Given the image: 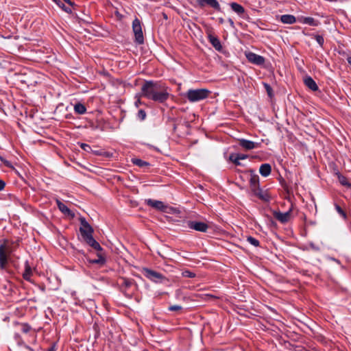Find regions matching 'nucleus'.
I'll return each mask as SVG.
<instances>
[{"label": "nucleus", "mask_w": 351, "mask_h": 351, "mask_svg": "<svg viewBox=\"0 0 351 351\" xmlns=\"http://www.w3.org/2000/svg\"><path fill=\"white\" fill-rule=\"evenodd\" d=\"M143 274L147 278L156 283H162L168 281V279L162 274L148 268H143Z\"/></svg>", "instance_id": "4"}, {"label": "nucleus", "mask_w": 351, "mask_h": 351, "mask_svg": "<svg viewBox=\"0 0 351 351\" xmlns=\"http://www.w3.org/2000/svg\"><path fill=\"white\" fill-rule=\"evenodd\" d=\"M80 147L85 152H90L92 153V150L93 149L91 148V147L88 145V144H86V143H81L80 144Z\"/></svg>", "instance_id": "39"}, {"label": "nucleus", "mask_w": 351, "mask_h": 351, "mask_svg": "<svg viewBox=\"0 0 351 351\" xmlns=\"http://www.w3.org/2000/svg\"><path fill=\"white\" fill-rule=\"evenodd\" d=\"M246 58L250 62L258 66L263 65L265 62V59L263 56L258 55L253 52H249L246 53Z\"/></svg>", "instance_id": "9"}, {"label": "nucleus", "mask_w": 351, "mask_h": 351, "mask_svg": "<svg viewBox=\"0 0 351 351\" xmlns=\"http://www.w3.org/2000/svg\"><path fill=\"white\" fill-rule=\"evenodd\" d=\"M313 37L315 39V40L317 41V43L319 44V45L321 47H323L324 43V37L322 35H318V34L314 35Z\"/></svg>", "instance_id": "33"}, {"label": "nucleus", "mask_w": 351, "mask_h": 351, "mask_svg": "<svg viewBox=\"0 0 351 351\" xmlns=\"http://www.w3.org/2000/svg\"><path fill=\"white\" fill-rule=\"evenodd\" d=\"M54 1L57 5H60V0H52Z\"/></svg>", "instance_id": "52"}, {"label": "nucleus", "mask_w": 351, "mask_h": 351, "mask_svg": "<svg viewBox=\"0 0 351 351\" xmlns=\"http://www.w3.org/2000/svg\"><path fill=\"white\" fill-rule=\"evenodd\" d=\"M121 280L122 281L121 286L125 287V288L130 287L134 282L133 279L127 278L125 277L121 278Z\"/></svg>", "instance_id": "29"}, {"label": "nucleus", "mask_w": 351, "mask_h": 351, "mask_svg": "<svg viewBox=\"0 0 351 351\" xmlns=\"http://www.w3.org/2000/svg\"><path fill=\"white\" fill-rule=\"evenodd\" d=\"M183 277L193 278L196 276V274L189 270H184L182 272Z\"/></svg>", "instance_id": "36"}, {"label": "nucleus", "mask_w": 351, "mask_h": 351, "mask_svg": "<svg viewBox=\"0 0 351 351\" xmlns=\"http://www.w3.org/2000/svg\"><path fill=\"white\" fill-rule=\"evenodd\" d=\"M132 31L134 34V42L138 45H142L144 43V36L142 31L141 21L138 18L132 22Z\"/></svg>", "instance_id": "5"}, {"label": "nucleus", "mask_w": 351, "mask_h": 351, "mask_svg": "<svg viewBox=\"0 0 351 351\" xmlns=\"http://www.w3.org/2000/svg\"><path fill=\"white\" fill-rule=\"evenodd\" d=\"M32 276V267L29 263L28 261H26L25 262V271L23 274V278L27 280L30 282L31 281V276Z\"/></svg>", "instance_id": "19"}, {"label": "nucleus", "mask_w": 351, "mask_h": 351, "mask_svg": "<svg viewBox=\"0 0 351 351\" xmlns=\"http://www.w3.org/2000/svg\"><path fill=\"white\" fill-rule=\"evenodd\" d=\"M252 193L254 195L265 202H269L271 199V195L267 190H263L261 187L254 189Z\"/></svg>", "instance_id": "13"}, {"label": "nucleus", "mask_w": 351, "mask_h": 351, "mask_svg": "<svg viewBox=\"0 0 351 351\" xmlns=\"http://www.w3.org/2000/svg\"><path fill=\"white\" fill-rule=\"evenodd\" d=\"M14 338L19 346H24L25 345V343L21 337V336L19 333H15L14 335Z\"/></svg>", "instance_id": "37"}, {"label": "nucleus", "mask_w": 351, "mask_h": 351, "mask_svg": "<svg viewBox=\"0 0 351 351\" xmlns=\"http://www.w3.org/2000/svg\"><path fill=\"white\" fill-rule=\"evenodd\" d=\"M207 33V37L210 43V44L213 45V47L218 51H221L222 49V45L221 44V42L217 36L213 35L212 34V32L210 30H208L206 32Z\"/></svg>", "instance_id": "14"}, {"label": "nucleus", "mask_w": 351, "mask_h": 351, "mask_svg": "<svg viewBox=\"0 0 351 351\" xmlns=\"http://www.w3.org/2000/svg\"><path fill=\"white\" fill-rule=\"evenodd\" d=\"M292 212V208H290L289 210L285 213H281L280 211L274 210L273 212V215L276 219L280 221L282 223H285L288 222L291 218V214Z\"/></svg>", "instance_id": "8"}, {"label": "nucleus", "mask_w": 351, "mask_h": 351, "mask_svg": "<svg viewBox=\"0 0 351 351\" xmlns=\"http://www.w3.org/2000/svg\"><path fill=\"white\" fill-rule=\"evenodd\" d=\"M335 208L337 212L341 217H343V219H346L347 218V215H346V212L341 208V206L339 205H338L337 204H335Z\"/></svg>", "instance_id": "32"}, {"label": "nucleus", "mask_w": 351, "mask_h": 351, "mask_svg": "<svg viewBox=\"0 0 351 351\" xmlns=\"http://www.w3.org/2000/svg\"><path fill=\"white\" fill-rule=\"evenodd\" d=\"M14 325H19L21 326V330L22 332L27 334L32 330V326L27 323H20L15 322Z\"/></svg>", "instance_id": "26"}, {"label": "nucleus", "mask_w": 351, "mask_h": 351, "mask_svg": "<svg viewBox=\"0 0 351 351\" xmlns=\"http://www.w3.org/2000/svg\"><path fill=\"white\" fill-rule=\"evenodd\" d=\"M97 256H98L97 258L88 259V263H90L91 264H98L99 265H104L106 262V258L104 257V256L101 253L99 252L97 254Z\"/></svg>", "instance_id": "22"}, {"label": "nucleus", "mask_w": 351, "mask_h": 351, "mask_svg": "<svg viewBox=\"0 0 351 351\" xmlns=\"http://www.w3.org/2000/svg\"><path fill=\"white\" fill-rule=\"evenodd\" d=\"M200 7L208 5L217 12H221V8L219 3L217 0H197Z\"/></svg>", "instance_id": "11"}, {"label": "nucleus", "mask_w": 351, "mask_h": 351, "mask_svg": "<svg viewBox=\"0 0 351 351\" xmlns=\"http://www.w3.org/2000/svg\"><path fill=\"white\" fill-rule=\"evenodd\" d=\"M249 172L250 173V186L251 191H253L254 189L260 187L259 177L253 169H250Z\"/></svg>", "instance_id": "15"}, {"label": "nucleus", "mask_w": 351, "mask_h": 351, "mask_svg": "<svg viewBox=\"0 0 351 351\" xmlns=\"http://www.w3.org/2000/svg\"><path fill=\"white\" fill-rule=\"evenodd\" d=\"M12 253L10 246H7L5 243L0 245V269L3 270L6 268L8 256Z\"/></svg>", "instance_id": "6"}, {"label": "nucleus", "mask_w": 351, "mask_h": 351, "mask_svg": "<svg viewBox=\"0 0 351 351\" xmlns=\"http://www.w3.org/2000/svg\"><path fill=\"white\" fill-rule=\"evenodd\" d=\"M347 61H348V64L351 66V56H348L347 58Z\"/></svg>", "instance_id": "50"}, {"label": "nucleus", "mask_w": 351, "mask_h": 351, "mask_svg": "<svg viewBox=\"0 0 351 351\" xmlns=\"http://www.w3.org/2000/svg\"><path fill=\"white\" fill-rule=\"evenodd\" d=\"M81 226L80 228V232L83 239L86 243L96 250L98 252L103 250L100 244L93 238V233L94 232L92 226L88 223L86 219L83 217L80 218Z\"/></svg>", "instance_id": "2"}, {"label": "nucleus", "mask_w": 351, "mask_h": 351, "mask_svg": "<svg viewBox=\"0 0 351 351\" xmlns=\"http://www.w3.org/2000/svg\"><path fill=\"white\" fill-rule=\"evenodd\" d=\"M0 160L4 164V165L8 168H14L12 164L9 160L4 159L3 157L0 156Z\"/></svg>", "instance_id": "40"}, {"label": "nucleus", "mask_w": 351, "mask_h": 351, "mask_svg": "<svg viewBox=\"0 0 351 351\" xmlns=\"http://www.w3.org/2000/svg\"><path fill=\"white\" fill-rule=\"evenodd\" d=\"M74 111L77 114H84L86 112V108L83 104L77 102L74 105Z\"/></svg>", "instance_id": "24"}, {"label": "nucleus", "mask_w": 351, "mask_h": 351, "mask_svg": "<svg viewBox=\"0 0 351 351\" xmlns=\"http://www.w3.org/2000/svg\"><path fill=\"white\" fill-rule=\"evenodd\" d=\"M60 8H62V9H64V8H65L66 6L64 5V3H61V1H60V5H59Z\"/></svg>", "instance_id": "51"}, {"label": "nucleus", "mask_w": 351, "mask_h": 351, "mask_svg": "<svg viewBox=\"0 0 351 351\" xmlns=\"http://www.w3.org/2000/svg\"><path fill=\"white\" fill-rule=\"evenodd\" d=\"M218 22L219 24H223L224 23V19L222 17H219L218 19Z\"/></svg>", "instance_id": "49"}, {"label": "nucleus", "mask_w": 351, "mask_h": 351, "mask_svg": "<svg viewBox=\"0 0 351 351\" xmlns=\"http://www.w3.org/2000/svg\"><path fill=\"white\" fill-rule=\"evenodd\" d=\"M63 1L71 6H73L74 5V3L72 2L71 0H63Z\"/></svg>", "instance_id": "46"}, {"label": "nucleus", "mask_w": 351, "mask_h": 351, "mask_svg": "<svg viewBox=\"0 0 351 351\" xmlns=\"http://www.w3.org/2000/svg\"><path fill=\"white\" fill-rule=\"evenodd\" d=\"M56 204L58 209L64 215L70 216L71 217H74L75 214L73 211H71L64 204H63L60 200L56 199Z\"/></svg>", "instance_id": "17"}, {"label": "nucleus", "mask_w": 351, "mask_h": 351, "mask_svg": "<svg viewBox=\"0 0 351 351\" xmlns=\"http://www.w3.org/2000/svg\"><path fill=\"white\" fill-rule=\"evenodd\" d=\"M182 309V306L180 305H171L168 307L169 311H180Z\"/></svg>", "instance_id": "38"}, {"label": "nucleus", "mask_w": 351, "mask_h": 351, "mask_svg": "<svg viewBox=\"0 0 351 351\" xmlns=\"http://www.w3.org/2000/svg\"><path fill=\"white\" fill-rule=\"evenodd\" d=\"M56 343H53L51 346L47 349V351H56Z\"/></svg>", "instance_id": "43"}, {"label": "nucleus", "mask_w": 351, "mask_h": 351, "mask_svg": "<svg viewBox=\"0 0 351 351\" xmlns=\"http://www.w3.org/2000/svg\"><path fill=\"white\" fill-rule=\"evenodd\" d=\"M280 21L284 24H293L296 22V19L291 14H284L280 16Z\"/></svg>", "instance_id": "21"}, {"label": "nucleus", "mask_w": 351, "mask_h": 351, "mask_svg": "<svg viewBox=\"0 0 351 351\" xmlns=\"http://www.w3.org/2000/svg\"><path fill=\"white\" fill-rule=\"evenodd\" d=\"M236 155L240 160H244L248 158V155L243 154H237L236 153Z\"/></svg>", "instance_id": "41"}, {"label": "nucleus", "mask_w": 351, "mask_h": 351, "mask_svg": "<svg viewBox=\"0 0 351 351\" xmlns=\"http://www.w3.org/2000/svg\"><path fill=\"white\" fill-rule=\"evenodd\" d=\"M132 162L134 165L139 167H149L150 164L148 162L143 160L139 158H133Z\"/></svg>", "instance_id": "28"}, {"label": "nucleus", "mask_w": 351, "mask_h": 351, "mask_svg": "<svg viewBox=\"0 0 351 351\" xmlns=\"http://www.w3.org/2000/svg\"><path fill=\"white\" fill-rule=\"evenodd\" d=\"M63 10L67 13H71L72 12L71 9L67 7L64 8Z\"/></svg>", "instance_id": "47"}, {"label": "nucleus", "mask_w": 351, "mask_h": 351, "mask_svg": "<svg viewBox=\"0 0 351 351\" xmlns=\"http://www.w3.org/2000/svg\"><path fill=\"white\" fill-rule=\"evenodd\" d=\"M142 104V102H141V99H138L135 101V103H134L135 106H136V107H137V108H138V107L139 106V105H140V104Z\"/></svg>", "instance_id": "45"}, {"label": "nucleus", "mask_w": 351, "mask_h": 351, "mask_svg": "<svg viewBox=\"0 0 351 351\" xmlns=\"http://www.w3.org/2000/svg\"><path fill=\"white\" fill-rule=\"evenodd\" d=\"M210 91L206 88L189 89L182 95L186 97L191 103L198 102L206 99Z\"/></svg>", "instance_id": "3"}, {"label": "nucleus", "mask_w": 351, "mask_h": 351, "mask_svg": "<svg viewBox=\"0 0 351 351\" xmlns=\"http://www.w3.org/2000/svg\"><path fill=\"white\" fill-rule=\"evenodd\" d=\"M247 241L249 242L251 245H254V247H258L260 245L259 241L251 236L247 237Z\"/></svg>", "instance_id": "31"}, {"label": "nucleus", "mask_w": 351, "mask_h": 351, "mask_svg": "<svg viewBox=\"0 0 351 351\" xmlns=\"http://www.w3.org/2000/svg\"><path fill=\"white\" fill-rule=\"evenodd\" d=\"M271 172V167L269 163L262 164L259 168V173L263 177H267Z\"/></svg>", "instance_id": "20"}, {"label": "nucleus", "mask_w": 351, "mask_h": 351, "mask_svg": "<svg viewBox=\"0 0 351 351\" xmlns=\"http://www.w3.org/2000/svg\"><path fill=\"white\" fill-rule=\"evenodd\" d=\"M302 23L311 26H318L320 23L319 21L314 19L313 17H304L302 19Z\"/></svg>", "instance_id": "25"}, {"label": "nucleus", "mask_w": 351, "mask_h": 351, "mask_svg": "<svg viewBox=\"0 0 351 351\" xmlns=\"http://www.w3.org/2000/svg\"><path fill=\"white\" fill-rule=\"evenodd\" d=\"M92 154L95 156H104L105 158H111L112 156V153L109 152H106L103 149H93Z\"/></svg>", "instance_id": "23"}, {"label": "nucleus", "mask_w": 351, "mask_h": 351, "mask_svg": "<svg viewBox=\"0 0 351 351\" xmlns=\"http://www.w3.org/2000/svg\"><path fill=\"white\" fill-rule=\"evenodd\" d=\"M304 83L306 86L313 91H317L319 89L315 81L311 76H306L304 78Z\"/></svg>", "instance_id": "18"}, {"label": "nucleus", "mask_w": 351, "mask_h": 351, "mask_svg": "<svg viewBox=\"0 0 351 351\" xmlns=\"http://www.w3.org/2000/svg\"><path fill=\"white\" fill-rule=\"evenodd\" d=\"M337 176L338 178V180L341 185L345 186L348 188H351V183L348 181L346 177L341 175L339 172L337 173Z\"/></svg>", "instance_id": "27"}, {"label": "nucleus", "mask_w": 351, "mask_h": 351, "mask_svg": "<svg viewBox=\"0 0 351 351\" xmlns=\"http://www.w3.org/2000/svg\"><path fill=\"white\" fill-rule=\"evenodd\" d=\"M228 23H230V25L232 27H234V21H233V20H232V19L229 18V19H228Z\"/></svg>", "instance_id": "44"}, {"label": "nucleus", "mask_w": 351, "mask_h": 351, "mask_svg": "<svg viewBox=\"0 0 351 351\" xmlns=\"http://www.w3.org/2000/svg\"><path fill=\"white\" fill-rule=\"evenodd\" d=\"M230 7L232 10L237 13L239 16L243 19H245L244 14L245 13V8L240 4L237 2H231L229 3Z\"/></svg>", "instance_id": "16"}, {"label": "nucleus", "mask_w": 351, "mask_h": 351, "mask_svg": "<svg viewBox=\"0 0 351 351\" xmlns=\"http://www.w3.org/2000/svg\"><path fill=\"white\" fill-rule=\"evenodd\" d=\"M229 160L233 162L236 166H241L242 163L240 162V159L236 155V153H232L229 156Z\"/></svg>", "instance_id": "30"}, {"label": "nucleus", "mask_w": 351, "mask_h": 351, "mask_svg": "<svg viewBox=\"0 0 351 351\" xmlns=\"http://www.w3.org/2000/svg\"><path fill=\"white\" fill-rule=\"evenodd\" d=\"M5 182L3 180H0V191H2L5 188Z\"/></svg>", "instance_id": "42"}, {"label": "nucleus", "mask_w": 351, "mask_h": 351, "mask_svg": "<svg viewBox=\"0 0 351 351\" xmlns=\"http://www.w3.org/2000/svg\"><path fill=\"white\" fill-rule=\"evenodd\" d=\"M25 348L29 350V351H34L33 348H32L30 346H27V345H24Z\"/></svg>", "instance_id": "48"}, {"label": "nucleus", "mask_w": 351, "mask_h": 351, "mask_svg": "<svg viewBox=\"0 0 351 351\" xmlns=\"http://www.w3.org/2000/svg\"><path fill=\"white\" fill-rule=\"evenodd\" d=\"M145 203L147 206L154 208L157 210L165 212L167 208V206L162 201L148 199H145Z\"/></svg>", "instance_id": "10"}, {"label": "nucleus", "mask_w": 351, "mask_h": 351, "mask_svg": "<svg viewBox=\"0 0 351 351\" xmlns=\"http://www.w3.org/2000/svg\"><path fill=\"white\" fill-rule=\"evenodd\" d=\"M263 86L265 88L268 96L269 97H273V89L271 87V86L269 84L264 82Z\"/></svg>", "instance_id": "34"}, {"label": "nucleus", "mask_w": 351, "mask_h": 351, "mask_svg": "<svg viewBox=\"0 0 351 351\" xmlns=\"http://www.w3.org/2000/svg\"><path fill=\"white\" fill-rule=\"evenodd\" d=\"M187 226L190 229L201 232H206L208 229V225L206 223L199 221H188Z\"/></svg>", "instance_id": "7"}, {"label": "nucleus", "mask_w": 351, "mask_h": 351, "mask_svg": "<svg viewBox=\"0 0 351 351\" xmlns=\"http://www.w3.org/2000/svg\"><path fill=\"white\" fill-rule=\"evenodd\" d=\"M137 118L140 120V121H144L147 117V114H146V112L143 110V109H140L138 111V113H137Z\"/></svg>", "instance_id": "35"}, {"label": "nucleus", "mask_w": 351, "mask_h": 351, "mask_svg": "<svg viewBox=\"0 0 351 351\" xmlns=\"http://www.w3.org/2000/svg\"><path fill=\"white\" fill-rule=\"evenodd\" d=\"M239 145L245 150H251L253 149L258 148L261 145V143L245 138H241L239 139Z\"/></svg>", "instance_id": "12"}, {"label": "nucleus", "mask_w": 351, "mask_h": 351, "mask_svg": "<svg viewBox=\"0 0 351 351\" xmlns=\"http://www.w3.org/2000/svg\"><path fill=\"white\" fill-rule=\"evenodd\" d=\"M311 247L312 248H315L313 243H311Z\"/></svg>", "instance_id": "53"}, {"label": "nucleus", "mask_w": 351, "mask_h": 351, "mask_svg": "<svg viewBox=\"0 0 351 351\" xmlns=\"http://www.w3.org/2000/svg\"><path fill=\"white\" fill-rule=\"evenodd\" d=\"M141 90V97L159 104L165 103L170 96L169 88L160 81L145 80Z\"/></svg>", "instance_id": "1"}]
</instances>
